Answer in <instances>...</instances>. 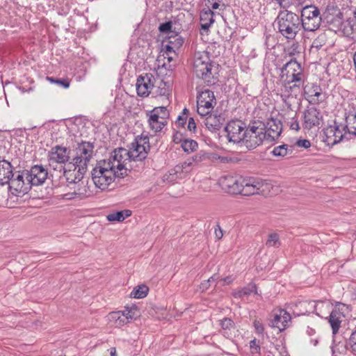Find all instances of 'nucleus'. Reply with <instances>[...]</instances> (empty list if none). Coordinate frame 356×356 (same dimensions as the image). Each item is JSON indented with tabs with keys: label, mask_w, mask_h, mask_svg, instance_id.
<instances>
[{
	"label": "nucleus",
	"mask_w": 356,
	"mask_h": 356,
	"mask_svg": "<svg viewBox=\"0 0 356 356\" xmlns=\"http://www.w3.org/2000/svg\"><path fill=\"white\" fill-rule=\"evenodd\" d=\"M324 306L326 307H330V305L329 302H318L316 305L314 304V307L315 308L317 314L321 316V317H323V315H321V308Z\"/></svg>",
	"instance_id": "obj_50"
},
{
	"label": "nucleus",
	"mask_w": 356,
	"mask_h": 356,
	"mask_svg": "<svg viewBox=\"0 0 356 356\" xmlns=\"http://www.w3.org/2000/svg\"><path fill=\"white\" fill-rule=\"evenodd\" d=\"M303 128L311 129L318 127L323 122V115L320 111L314 107L309 108L304 112Z\"/></svg>",
	"instance_id": "obj_17"
},
{
	"label": "nucleus",
	"mask_w": 356,
	"mask_h": 356,
	"mask_svg": "<svg viewBox=\"0 0 356 356\" xmlns=\"http://www.w3.org/2000/svg\"><path fill=\"white\" fill-rule=\"evenodd\" d=\"M55 83L63 87L64 88H68L70 87V81L67 79H56L55 81Z\"/></svg>",
	"instance_id": "obj_54"
},
{
	"label": "nucleus",
	"mask_w": 356,
	"mask_h": 356,
	"mask_svg": "<svg viewBox=\"0 0 356 356\" xmlns=\"http://www.w3.org/2000/svg\"><path fill=\"white\" fill-rule=\"evenodd\" d=\"M116 350L115 348H111V356H116Z\"/></svg>",
	"instance_id": "obj_64"
},
{
	"label": "nucleus",
	"mask_w": 356,
	"mask_h": 356,
	"mask_svg": "<svg viewBox=\"0 0 356 356\" xmlns=\"http://www.w3.org/2000/svg\"><path fill=\"white\" fill-rule=\"evenodd\" d=\"M275 24L277 32L288 40H294L302 29L300 16L286 8L279 11Z\"/></svg>",
	"instance_id": "obj_1"
},
{
	"label": "nucleus",
	"mask_w": 356,
	"mask_h": 356,
	"mask_svg": "<svg viewBox=\"0 0 356 356\" xmlns=\"http://www.w3.org/2000/svg\"><path fill=\"white\" fill-rule=\"evenodd\" d=\"M189 159H191L193 165H195L199 164L200 163L207 159H209V156L208 155L207 153L201 151L196 154L195 155H194L193 156L190 157Z\"/></svg>",
	"instance_id": "obj_45"
},
{
	"label": "nucleus",
	"mask_w": 356,
	"mask_h": 356,
	"mask_svg": "<svg viewBox=\"0 0 356 356\" xmlns=\"http://www.w3.org/2000/svg\"><path fill=\"white\" fill-rule=\"evenodd\" d=\"M289 0H271L272 2H275L280 6L281 8L286 9L290 6L289 3Z\"/></svg>",
	"instance_id": "obj_53"
},
{
	"label": "nucleus",
	"mask_w": 356,
	"mask_h": 356,
	"mask_svg": "<svg viewBox=\"0 0 356 356\" xmlns=\"http://www.w3.org/2000/svg\"><path fill=\"white\" fill-rule=\"evenodd\" d=\"M348 125L345 123H339L337 121L324 129L323 141L329 146H333L346 137L348 134Z\"/></svg>",
	"instance_id": "obj_8"
},
{
	"label": "nucleus",
	"mask_w": 356,
	"mask_h": 356,
	"mask_svg": "<svg viewBox=\"0 0 356 356\" xmlns=\"http://www.w3.org/2000/svg\"><path fill=\"white\" fill-rule=\"evenodd\" d=\"M245 127L241 120H232L225 127V131L227 134V138L230 142L234 143H241L245 136Z\"/></svg>",
	"instance_id": "obj_14"
},
{
	"label": "nucleus",
	"mask_w": 356,
	"mask_h": 356,
	"mask_svg": "<svg viewBox=\"0 0 356 356\" xmlns=\"http://www.w3.org/2000/svg\"><path fill=\"white\" fill-rule=\"evenodd\" d=\"M131 216V211L129 210H123L117 211L115 213H110L107 216L106 218L108 221H123L127 217Z\"/></svg>",
	"instance_id": "obj_35"
},
{
	"label": "nucleus",
	"mask_w": 356,
	"mask_h": 356,
	"mask_svg": "<svg viewBox=\"0 0 356 356\" xmlns=\"http://www.w3.org/2000/svg\"><path fill=\"white\" fill-rule=\"evenodd\" d=\"M327 24L331 29H337V31L341 30L343 24V14L340 10H335L333 13H328L325 16Z\"/></svg>",
	"instance_id": "obj_27"
},
{
	"label": "nucleus",
	"mask_w": 356,
	"mask_h": 356,
	"mask_svg": "<svg viewBox=\"0 0 356 356\" xmlns=\"http://www.w3.org/2000/svg\"><path fill=\"white\" fill-rule=\"evenodd\" d=\"M92 179L95 186L101 190H105L113 182L115 177H122L113 168V164L106 159L99 161L93 168Z\"/></svg>",
	"instance_id": "obj_2"
},
{
	"label": "nucleus",
	"mask_w": 356,
	"mask_h": 356,
	"mask_svg": "<svg viewBox=\"0 0 356 356\" xmlns=\"http://www.w3.org/2000/svg\"><path fill=\"white\" fill-rule=\"evenodd\" d=\"M192 166H193V165L188 158L186 161L177 165L174 169L171 170L170 175H181L182 173L187 174L191 171Z\"/></svg>",
	"instance_id": "obj_33"
},
{
	"label": "nucleus",
	"mask_w": 356,
	"mask_h": 356,
	"mask_svg": "<svg viewBox=\"0 0 356 356\" xmlns=\"http://www.w3.org/2000/svg\"><path fill=\"white\" fill-rule=\"evenodd\" d=\"M291 320V315L285 310H280L278 313L275 314L273 318L270 321V326L276 327L280 332L284 330L289 321Z\"/></svg>",
	"instance_id": "obj_24"
},
{
	"label": "nucleus",
	"mask_w": 356,
	"mask_h": 356,
	"mask_svg": "<svg viewBox=\"0 0 356 356\" xmlns=\"http://www.w3.org/2000/svg\"><path fill=\"white\" fill-rule=\"evenodd\" d=\"M148 123L152 131L154 133L159 132L167 124L166 120H161L158 115L148 114Z\"/></svg>",
	"instance_id": "obj_32"
},
{
	"label": "nucleus",
	"mask_w": 356,
	"mask_h": 356,
	"mask_svg": "<svg viewBox=\"0 0 356 356\" xmlns=\"http://www.w3.org/2000/svg\"><path fill=\"white\" fill-rule=\"evenodd\" d=\"M232 295L236 298H241L243 296V293H242V289L233 292Z\"/></svg>",
	"instance_id": "obj_61"
},
{
	"label": "nucleus",
	"mask_w": 356,
	"mask_h": 356,
	"mask_svg": "<svg viewBox=\"0 0 356 356\" xmlns=\"http://www.w3.org/2000/svg\"><path fill=\"white\" fill-rule=\"evenodd\" d=\"M349 344L352 351L356 353V330L352 332L349 339Z\"/></svg>",
	"instance_id": "obj_51"
},
{
	"label": "nucleus",
	"mask_w": 356,
	"mask_h": 356,
	"mask_svg": "<svg viewBox=\"0 0 356 356\" xmlns=\"http://www.w3.org/2000/svg\"><path fill=\"white\" fill-rule=\"evenodd\" d=\"M266 245L268 248H278L280 245V236L277 233L268 234Z\"/></svg>",
	"instance_id": "obj_41"
},
{
	"label": "nucleus",
	"mask_w": 356,
	"mask_h": 356,
	"mask_svg": "<svg viewBox=\"0 0 356 356\" xmlns=\"http://www.w3.org/2000/svg\"><path fill=\"white\" fill-rule=\"evenodd\" d=\"M254 326L255 330H256L257 333L261 334L264 332V327H263L262 324L259 321H254Z\"/></svg>",
	"instance_id": "obj_57"
},
{
	"label": "nucleus",
	"mask_w": 356,
	"mask_h": 356,
	"mask_svg": "<svg viewBox=\"0 0 356 356\" xmlns=\"http://www.w3.org/2000/svg\"><path fill=\"white\" fill-rule=\"evenodd\" d=\"M220 325L221 326L222 334L227 337H231L229 332L234 329V323L229 318H225L220 321Z\"/></svg>",
	"instance_id": "obj_36"
},
{
	"label": "nucleus",
	"mask_w": 356,
	"mask_h": 356,
	"mask_svg": "<svg viewBox=\"0 0 356 356\" xmlns=\"http://www.w3.org/2000/svg\"><path fill=\"white\" fill-rule=\"evenodd\" d=\"M172 23V22H167L163 24H161L159 26V30L160 32L163 33H168L171 31Z\"/></svg>",
	"instance_id": "obj_49"
},
{
	"label": "nucleus",
	"mask_w": 356,
	"mask_h": 356,
	"mask_svg": "<svg viewBox=\"0 0 356 356\" xmlns=\"http://www.w3.org/2000/svg\"><path fill=\"white\" fill-rule=\"evenodd\" d=\"M181 147L184 152L189 153L196 149L197 143L194 140L186 139L182 141Z\"/></svg>",
	"instance_id": "obj_44"
},
{
	"label": "nucleus",
	"mask_w": 356,
	"mask_h": 356,
	"mask_svg": "<svg viewBox=\"0 0 356 356\" xmlns=\"http://www.w3.org/2000/svg\"><path fill=\"white\" fill-rule=\"evenodd\" d=\"M149 289L147 286L142 284L135 287L131 293V297L134 298H143L147 295Z\"/></svg>",
	"instance_id": "obj_38"
},
{
	"label": "nucleus",
	"mask_w": 356,
	"mask_h": 356,
	"mask_svg": "<svg viewBox=\"0 0 356 356\" xmlns=\"http://www.w3.org/2000/svg\"><path fill=\"white\" fill-rule=\"evenodd\" d=\"M293 147L292 146L283 144L275 147L270 152V154L275 157L291 156L293 154Z\"/></svg>",
	"instance_id": "obj_31"
},
{
	"label": "nucleus",
	"mask_w": 356,
	"mask_h": 356,
	"mask_svg": "<svg viewBox=\"0 0 356 356\" xmlns=\"http://www.w3.org/2000/svg\"><path fill=\"white\" fill-rule=\"evenodd\" d=\"M154 79L153 75L146 74L144 76H140L136 81L137 94L140 97H147L151 89L154 87V83L152 79Z\"/></svg>",
	"instance_id": "obj_21"
},
{
	"label": "nucleus",
	"mask_w": 356,
	"mask_h": 356,
	"mask_svg": "<svg viewBox=\"0 0 356 356\" xmlns=\"http://www.w3.org/2000/svg\"><path fill=\"white\" fill-rule=\"evenodd\" d=\"M281 79L283 81L291 83L300 82L302 77L300 65L293 59H291L281 69Z\"/></svg>",
	"instance_id": "obj_12"
},
{
	"label": "nucleus",
	"mask_w": 356,
	"mask_h": 356,
	"mask_svg": "<svg viewBox=\"0 0 356 356\" xmlns=\"http://www.w3.org/2000/svg\"><path fill=\"white\" fill-rule=\"evenodd\" d=\"M124 314V318H127V323L134 319H136L139 316V311L136 306L131 307H126L124 311H122Z\"/></svg>",
	"instance_id": "obj_40"
},
{
	"label": "nucleus",
	"mask_w": 356,
	"mask_h": 356,
	"mask_svg": "<svg viewBox=\"0 0 356 356\" xmlns=\"http://www.w3.org/2000/svg\"><path fill=\"white\" fill-rule=\"evenodd\" d=\"M264 181L259 178L249 177L241 179V188L243 190L239 193L243 195H250L259 193L263 186Z\"/></svg>",
	"instance_id": "obj_19"
},
{
	"label": "nucleus",
	"mask_w": 356,
	"mask_h": 356,
	"mask_svg": "<svg viewBox=\"0 0 356 356\" xmlns=\"http://www.w3.org/2000/svg\"><path fill=\"white\" fill-rule=\"evenodd\" d=\"M60 170H63V175L69 184H76L80 181L87 170L81 166H76L74 163L70 162L67 168L60 165Z\"/></svg>",
	"instance_id": "obj_16"
},
{
	"label": "nucleus",
	"mask_w": 356,
	"mask_h": 356,
	"mask_svg": "<svg viewBox=\"0 0 356 356\" xmlns=\"http://www.w3.org/2000/svg\"><path fill=\"white\" fill-rule=\"evenodd\" d=\"M217 101L213 91L205 89L199 92L197 96V111L200 116L209 114Z\"/></svg>",
	"instance_id": "obj_10"
},
{
	"label": "nucleus",
	"mask_w": 356,
	"mask_h": 356,
	"mask_svg": "<svg viewBox=\"0 0 356 356\" xmlns=\"http://www.w3.org/2000/svg\"><path fill=\"white\" fill-rule=\"evenodd\" d=\"M345 124L348 125V134L356 135V113L346 117Z\"/></svg>",
	"instance_id": "obj_43"
},
{
	"label": "nucleus",
	"mask_w": 356,
	"mask_h": 356,
	"mask_svg": "<svg viewBox=\"0 0 356 356\" xmlns=\"http://www.w3.org/2000/svg\"><path fill=\"white\" fill-rule=\"evenodd\" d=\"M106 161L113 164V168L122 177L127 175V170L133 167L131 164L133 161L128 150L124 148L115 149Z\"/></svg>",
	"instance_id": "obj_6"
},
{
	"label": "nucleus",
	"mask_w": 356,
	"mask_h": 356,
	"mask_svg": "<svg viewBox=\"0 0 356 356\" xmlns=\"http://www.w3.org/2000/svg\"><path fill=\"white\" fill-rule=\"evenodd\" d=\"M241 177L238 179L232 176H225L220 178V183L222 188L227 193L238 194L243 188H241Z\"/></svg>",
	"instance_id": "obj_22"
},
{
	"label": "nucleus",
	"mask_w": 356,
	"mask_h": 356,
	"mask_svg": "<svg viewBox=\"0 0 356 356\" xmlns=\"http://www.w3.org/2000/svg\"><path fill=\"white\" fill-rule=\"evenodd\" d=\"M233 281H234V278L232 277L231 276H228V277H225L224 279L220 280L218 282V283H221L222 282V285H225V284H231Z\"/></svg>",
	"instance_id": "obj_58"
},
{
	"label": "nucleus",
	"mask_w": 356,
	"mask_h": 356,
	"mask_svg": "<svg viewBox=\"0 0 356 356\" xmlns=\"http://www.w3.org/2000/svg\"><path fill=\"white\" fill-rule=\"evenodd\" d=\"M219 1H214V2H212V3H208L209 5H208V7H211L212 9L213 10H216L219 7V3H218Z\"/></svg>",
	"instance_id": "obj_60"
},
{
	"label": "nucleus",
	"mask_w": 356,
	"mask_h": 356,
	"mask_svg": "<svg viewBox=\"0 0 356 356\" xmlns=\"http://www.w3.org/2000/svg\"><path fill=\"white\" fill-rule=\"evenodd\" d=\"M327 36L325 33L320 34L312 42L311 49L319 50L323 46L326 44Z\"/></svg>",
	"instance_id": "obj_42"
},
{
	"label": "nucleus",
	"mask_w": 356,
	"mask_h": 356,
	"mask_svg": "<svg viewBox=\"0 0 356 356\" xmlns=\"http://www.w3.org/2000/svg\"><path fill=\"white\" fill-rule=\"evenodd\" d=\"M213 14V12L210 8L203 10L200 13V23L202 31L208 32L209 27L214 22Z\"/></svg>",
	"instance_id": "obj_29"
},
{
	"label": "nucleus",
	"mask_w": 356,
	"mask_h": 356,
	"mask_svg": "<svg viewBox=\"0 0 356 356\" xmlns=\"http://www.w3.org/2000/svg\"><path fill=\"white\" fill-rule=\"evenodd\" d=\"M109 324L116 327H121L127 323V318L122 311L113 312L107 316Z\"/></svg>",
	"instance_id": "obj_30"
},
{
	"label": "nucleus",
	"mask_w": 356,
	"mask_h": 356,
	"mask_svg": "<svg viewBox=\"0 0 356 356\" xmlns=\"http://www.w3.org/2000/svg\"><path fill=\"white\" fill-rule=\"evenodd\" d=\"M13 177V166L11 163L5 159L0 161V185H9Z\"/></svg>",
	"instance_id": "obj_25"
},
{
	"label": "nucleus",
	"mask_w": 356,
	"mask_h": 356,
	"mask_svg": "<svg viewBox=\"0 0 356 356\" xmlns=\"http://www.w3.org/2000/svg\"><path fill=\"white\" fill-rule=\"evenodd\" d=\"M218 279V276L213 275L207 280L203 281L200 285V289L203 292L207 291L211 286V282L216 281Z\"/></svg>",
	"instance_id": "obj_46"
},
{
	"label": "nucleus",
	"mask_w": 356,
	"mask_h": 356,
	"mask_svg": "<svg viewBox=\"0 0 356 356\" xmlns=\"http://www.w3.org/2000/svg\"><path fill=\"white\" fill-rule=\"evenodd\" d=\"M349 307L341 302H337L334 308L332 310L329 316L326 317L330 323L332 334L338 333L341 323L344 321L346 315L349 313Z\"/></svg>",
	"instance_id": "obj_11"
},
{
	"label": "nucleus",
	"mask_w": 356,
	"mask_h": 356,
	"mask_svg": "<svg viewBox=\"0 0 356 356\" xmlns=\"http://www.w3.org/2000/svg\"><path fill=\"white\" fill-rule=\"evenodd\" d=\"M265 138L269 141H274L280 137L282 131V124L280 120L271 118L264 123Z\"/></svg>",
	"instance_id": "obj_18"
},
{
	"label": "nucleus",
	"mask_w": 356,
	"mask_h": 356,
	"mask_svg": "<svg viewBox=\"0 0 356 356\" xmlns=\"http://www.w3.org/2000/svg\"><path fill=\"white\" fill-rule=\"evenodd\" d=\"M213 65L207 51H197L195 53L193 58V72L199 79H202L207 83H212Z\"/></svg>",
	"instance_id": "obj_3"
},
{
	"label": "nucleus",
	"mask_w": 356,
	"mask_h": 356,
	"mask_svg": "<svg viewBox=\"0 0 356 356\" xmlns=\"http://www.w3.org/2000/svg\"><path fill=\"white\" fill-rule=\"evenodd\" d=\"M150 114L158 115V118L161 120H166L170 116V113L165 106H158L153 108L150 112Z\"/></svg>",
	"instance_id": "obj_37"
},
{
	"label": "nucleus",
	"mask_w": 356,
	"mask_h": 356,
	"mask_svg": "<svg viewBox=\"0 0 356 356\" xmlns=\"http://www.w3.org/2000/svg\"><path fill=\"white\" fill-rule=\"evenodd\" d=\"M204 116V124L211 131L220 130L225 122V118L222 114H218L216 113H211V112L209 114Z\"/></svg>",
	"instance_id": "obj_23"
},
{
	"label": "nucleus",
	"mask_w": 356,
	"mask_h": 356,
	"mask_svg": "<svg viewBox=\"0 0 356 356\" xmlns=\"http://www.w3.org/2000/svg\"><path fill=\"white\" fill-rule=\"evenodd\" d=\"M242 293L244 296H249L252 293H257V286L254 284H249L246 287L242 289Z\"/></svg>",
	"instance_id": "obj_48"
},
{
	"label": "nucleus",
	"mask_w": 356,
	"mask_h": 356,
	"mask_svg": "<svg viewBox=\"0 0 356 356\" xmlns=\"http://www.w3.org/2000/svg\"><path fill=\"white\" fill-rule=\"evenodd\" d=\"M301 28L307 32H314L319 29L321 17L319 9L313 5L306 6L301 10L300 17Z\"/></svg>",
	"instance_id": "obj_5"
},
{
	"label": "nucleus",
	"mask_w": 356,
	"mask_h": 356,
	"mask_svg": "<svg viewBox=\"0 0 356 356\" xmlns=\"http://www.w3.org/2000/svg\"><path fill=\"white\" fill-rule=\"evenodd\" d=\"M154 94L156 96L165 97L168 99L170 95V90L165 82L161 81L156 86Z\"/></svg>",
	"instance_id": "obj_39"
},
{
	"label": "nucleus",
	"mask_w": 356,
	"mask_h": 356,
	"mask_svg": "<svg viewBox=\"0 0 356 356\" xmlns=\"http://www.w3.org/2000/svg\"><path fill=\"white\" fill-rule=\"evenodd\" d=\"M70 151L67 147L56 145L53 147L48 153L49 164L56 169L54 164H64L70 159Z\"/></svg>",
	"instance_id": "obj_15"
},
{
	"label": "nucleus",
	"mask_w": 356,
	"mask_h": 356,
	"mask_svg": "<svg viewBox=\"0 0 356 356\" xmlns=\"http://www.w3.org/2000/svg\"><path fill=\"white\" fill-rule=\"evenodd\" d=\"M250 352L254 356H258L260 355V346L259 342L254 339L250 341Z\"/></svg>",
	"instance_id": "obj_47"
},
{
	"label": "nucleus",
	"mask_w": 356,
	"mask_h": 356,
	"mask_svg": "<svg viewBox=\"0 0 356 356\" xmlns=\"http://www.w3.org/2000/svg\"><path fill=\"white\" fill-rule=\"evenodd\" d=\"M214 233H215L216 238L217 239H220L222 237V236H223L222 230L219 225H217L216 226Z\"/></svg>",
	"instance_id": "obj_56"
},
{
	"label": "nucleus",
	"mask_w": 356,
	"mask_h": 356,
	"mask_svg": "<svg viewBox=\"0 0 356 356\" xmlns=\"http://www.w3.org/2000/svg\"><path fill=\"white\" fill-rule=\"evenodd\" d=\"M149 149V137L147 136H141L135 138L128 152L133 161H142L147 157Z\"/></svg>",
	"instance_id": "obj_9"
},
{
	"label": "nucleus",
	"mask_w": 356,
	"mask_h": 356,
	"mask_svg": "<svg viewBox=\"0 0 356 356\" xmlns=\"http://www.w3.org/2000/svg\"><path fill=\"white\" fill-rule=\"evenodd\" d=\"M264 122L257 120L249 124L245 131L243 145L248 149H253L260 145L265 138Z\"/></svg>",
	"instance_id": "obj_4"
},
{
	"label": "nucleus",
	"mask_w": 356,
	"mask_h": 356,
	"mask_svg": "<svg viewBox=\"0 0 356 356\" xmlns=\"http://www.w3.org/2000/svg\"><path fill=\"white\" fill-rule=\"evenodd\" d=\"M307 93L308 94L310 101L314 103H319L323 102L321 88L315 85L308 88Z\"/></svg>",
	"instance_id": "obj_34"
},
{
	"label": "nucleus",
	"mask_w": 356,
	"mask_h": 356,
	"mask_svg": "<svg viewBox=\"0 0 356 356\" xmlns=\"http://www.w3.org/2000/svg\"><path fill=\"white\" fill-rule=\"evenodd\" d=\"M279 348H281V350H280V353L282 356H285V354L286 353L285 349L284 347H282L281 345H276L277 350H279Z\"/></svg>",
	"instance_id": "obj_63"
},
{
	"label": "nucleus",
	"mask_w": 356,
	"mask_h": 356,
	"mask_svg": "<svg viewBox=\"0 0 356 356\" xmlns=\"http://www.w3.org/2000/svg\"><path fill=\"white\" fill-rule=\"evenodd\" d=\"M341 31L345 36L356 39V19L349 17L343 21Z\"/></svg>",
	"instance_id": "obj_28"
},
{
	"label": "nucleus",
	"mask_w": 356,
	"mask_h": 356,
	"mask_svg": "<svg viewBox=\"0 0 356 356\" xmlns=\"http://www.w3.org/2000/svg\"><path fill=\"white\" fill-rule=\"evenodd\" d=\"M312 308H314V302L307 300L299 301L297 303L292 304L291 307L293 314L295 316H301L309 313Z\"/></svg>",
	"instance_id": "obj_26"
},
{
	"label": "nucleus",
	"mask_w": 356,
	"mask_h": 356,
	"mask_svg": "<svg viewBox=\"0 0 356 356\" xmlns=\"http://www.w3.org/2000/svg\"><path fill=\"white\" fill-rule=\"evenodd\" d=\"M27 177L30 179L32 186L42 185L47 178V170L41 165H35L27 172Z\"/></svg>",
	"instance_id": "obj_20"
},
{
	"label": "nucleus",
	"mask_w": 356,
	"mask_h": 356,
	"mask_svg": "<svg viewBox=\"0 0 356 356\" xmlns=\"http://www.w3.org/2000/svg\"><path fill=\"white\" fill-rule=\"evenodd\" d=\"M188 129L191 132L196 131V123L193 118H190L188 122Z\"/></svg>",
	"instance_id": "obj_55"
},
{
	"label": "nucleus",
	"mask_w": 356,
	"mask_h": 356,
	"mask_svg": "<svg viewBox=\"0 0 356 356\" xmlns=\"http://www.w3.org/2000/svg\"><path fill=\"white\" fill-rule=\"evenodd\" d=\"M25 172H27V170L13 172V177L9 183L10 191H14L16 193H26L31 189L32 184Z\"/></svg>",
	"instance_id": "obj_13"
},
{
	"label": "nucleus",
	"mask_w": 356,
	"mask_h": 356,
	"mask_svg": "<svg viewBox=\"0 0 356 356\" xmlns=\"http://www.w3.org/2000/svg\"><path fill=\"white\" fill-rule=\"evenodd\" d=\"M290 127H291V129L296 130V131L300 129L299 123L297 121L292 122L291 124Z\"/></svg>",
	"instance_id": "obj_62"
},
{
	"label": "nucleus",
	"mask_w": 356,
	"mask_h": 356,
	"mask_svg": "<svg viewBox=\"0 0 356 356\" xmlns=\"http://www.w3.org/2000/svg\"><path fill=\"white\" fill-rule=\"evenodd\" d=\"M187 116H179L177 120V124L180 127H184L186 122Z\"/></svg>",
	"instance_id": "obj_59"
},
{
	"label": "nucleus",
	"mask_w": 356,
	"mask_h": 356,
	"mask_svg": "<svg viewBox=\"0 0 356 356\" xmlns=\"http://www.w3.org/2000/svg\"><path fill=\"white\" fill-rule=\"evenodd\" d=\"M95 145L93 143L81 141L74 148L72 163L87 170L88 165L94 155Z\"/></svg>",
	"instance_id": "obj_7"
},
{
	"label": "nucleus",
	"mask_w": 356,
	"mask_h": 356,
	"mask_svg": "<svg viewBox=\"0 0 356 356\" xmlns=\"http://www.w3.org/2000/svg\"><path fill=\"white\" fill-rule=\"evenodd\" d=\"M296 145L299 147H304L307 149L311 146V143L309 140L307 139L298 140L296 142Z\"/></svg>",
	"instance_id": "obj_52"
}]
</instances>
